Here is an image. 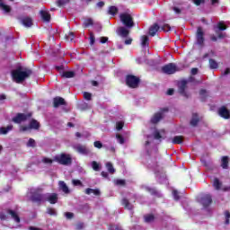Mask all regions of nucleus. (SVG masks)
<instances>
[{
    "label": "nucleus",
    "instance_id": "4c0bfd02",
    "mask_svg": "<svg viewBox=\"0 0 230 230\" xmlns=\"http://www.w3.org/2000/svg\"><path fill=\"white\" fill-rule=\"evenodd\" d=\"M91 164L94 172H100V164H98L96 161H93Z\"/></svg>",
    "mask_w": 230,
    "mask_h": 230
},
{
    "label": "nucleus",
    "instance_id": "20e7f679",
    "mask_svg": "<svg viewBox=\"0 0 230 230\" xmlns=\"http://www.w3.org/2000/svg\"><path fill=\"white\" fill-rule=\"evenodd\" d=\"M54 161H56L59 164H63L64 166H67L68 164H71L73 160L71 159V155H66V154H61V155H57L54 157Z\"/></svg>",
    "mask_w": 230,
    "mask_h": 230
},
{
    "label": "nucleus",
    "instance_id": "680f3d73",
    "mask_svg": "<svg viewBox=\"0 0 230 230\" xmlns=\"http://www.w3.org/2000/svg\"><path fill=\"white\" fill-rule=\"evenodd\" d=\"M97 8H103L105 6V2H99L96 4Z\"/></svg>",
    "mask_w": 230,
    "mask_h": 230
},
{
    "label": "nucleus",
    "instance_id": "de8ad7c7",
    "mask_svg": "<svg viewBox=\"0 0 230 230\" xmlns=\"http://www.w3.org/2000/svg\"><path fill=\"white\" fill-rule=\"evenodd\" d=\"M125 125V123L123 121H119L116 123V128L117 130H121V128H123V126Z\"/></svg>",
    "mask_w": 230,
    "mask_h": 230
},
{
    "label": "nucleus",
    "instance_id": "58836bf2",
    "mask_svg": "<svg viewBox=\"0 0 230 230\" xmlns=\"http://www.w3.org/2000/svg\"><path fill=\"white\" fill-rule=\"evenodd\" d=\"M65 39H66L68 42H73V40H75V34L73 32L66 34Z\"/></svg>",
    "mask_w": 230,
    "mask_h": 230
},
{
    "label": "nucleus",
    "instance_id": "473e14b6",
    "mask_svg": "<svg viewBox=\"0 0 230 230\" xmlns=\"http://www.w3.org/2000/svg\"><path fill=\"white\" fill-rule=\"evenodd\" d=\"M213 186L216 190H220L222 183L220 182V181L218 180V178H215L214 179V182H213Z\"/></svg>",
    "mask_w": 230,
    "mask_h": 230
},
{
    "label": "nucleus",
    "instance_id": "a19ab883",
    "mask_svg": "<svg viewBox=\"0 0 230 230\" xmlns=\"http://www.w3.org/2000/svg\"><path fill=\"white\" fill-rule=\"evenodd\" d=\"M146 191L151 193V195H157V190L155 189H152L150 187H145Z\"/></svg>",
    "mask_w": 230,
    "mask_h": 230
},
{
    "label": "nucleus",
    "instance_id": "ea45409f",
    "mask_svg": "<svg viewBox=\"0 0 230 230\" xmlns=\"http://www.w3.org/2000/svg\"><path fill=\"white\" fill-rule=\"evenodd\" d=\"M217 28L220 31H224V30H227V27L226 26V24L224 23V22H219L217 23Z\"/></svg>",
    "mask_w": 230,
    "mask_h": 230
},
{
    "label": "nucleus",
    "instance_id": "603ef678",
    "mask_svg": "<svg viewBox=\"0 0 230 230\" xmlns=\"http://www.w3.org/2000/svg\"><path fill=\"white\" fill-rule=\"evenodd\" d=\"M94 40H95L94 34H93V32H91L90 33V44H91V46H93L94 44Z\"/></svg>",
    "mask_w": 230,
    "mask_h": 230
},
{
    "label": "nucleus",
    "instance_id": "bb28decb",
    "mask_svg": "<svg viewBox=\"0 0 230 230\" xmlns=\"http://www.w3.org/2000/svg\"><path fill=\"white\" fill-rule=\"evenodd\" d=\"M122 205L124 206V208H126V209L131 210L134 208V206L130 204V202L127 199H122Z\"/></svg>",
    "mask_w": 230,
    "mask_h": 230
},
{
    "label": "nucleus",
    "instance_id": "864d4df0",
    "mask_svg": "<svg viewBox=\"0 0 230 230\" xmlns=\"http://www.w3.org/2000/svg\"><path fill=\"white\" fill-rule=\"evenodd\" d=\"M84 100H91V98H92V95H91V93H87V92H84Z\"/></svg>",
    "mask_w": 230,
    "mask_h": 230
},
{
    "label": "nucleus",
    "instance_id": "cd10ccee",
    "mask_svg": "<svg viewBox=\"0 0 230 230\" xmlns=\"http://www.w3.org/2000/svg\"><path fill=\"white\" fill-rule=\"evenodd\" d=\"M227 164H229V158L227 156H223L221 160L222 168L227 169Z\"/></svg>",
    "mask_w": 230,
    "mask_h": 230
},
{
    "label": "nucleus",
    "instance_id": "5fc2aeb1",
    "mask_svg": "<svg viewBox=\"0 0 230 230\" xmlns=\"http://www.w3.org/2000/svg\"><path fill=\"white\" fill-rule=\"evenodd\" d=\"M75 136H76L77 137H89V136H91V135H90L89 133L81 135L80 132H76V133H75Z\"/></svg>",
    "mask_w": 230,
    "mask_h": 230
},
{
    "label": "nucleus",
    "instance_id": "7ed1b4c3",
    "mask_svg": "<svg viewBox=\"0 0 230 230\" xmlns=\"http://www.w3.org/2000/svg\"><path fill=\"white\" fill-rule=\"evenodd\" d=\"M120 22L126 26V28H133L134 26V19L132 15L128 13H120L119 15Z\"/></svg>",
    "mask_w": 230,
    "mask_h": 230
},
{
    "label": "nucleus",
    "instance_id": "f03ea898",
    "mask_svg": "<svg viewBox=\"0 0 230 230\" xmlns=\"http://www.w3.org/2000/svg\"><path fill=\"white\" fill-rule=\"evenodd\" d=\"M164 137H165L164 129L158 130L155 128L153 130V135L147 136V140L146 141V148H148V146L152 145V141H154V139H164Z\"/></svg>",
    "mask_w": 230,
    "mask_h": 230
},
{
    "label": "nucleus",
    "instance_id": "a18cd8bd",
    "mask_svg": "<svg viewBox=\"0 0 230 230\" xmlns=\"http://www.w3.org/2000/svg\"><path fill=\"white\" fill-rule=\"evenodd\" d=\"M145 222H147V223L154 222V216L152 215L145 216Z\"/></svg>",
    "mask_w": 230,
    "mask_h": 230
},
{
    "label": "nucleus",
    "instance_id": "dca6fc26",
    "mask_svg": "<svg viewBox=\"0 0 230 230\" xmlns=\"http://www.w3.org/2000/svg\"><path fill=\"white\" fill-rule=\"evenodd\" d=\"M218 114L219 116H221V118H224L225 119H229L230 118V111L225 106L219 108Z\"/></svg>",
    "mask_w": 230,
    "mask_h": 230
},
{
    "label": "nucleus",
    "instance_id": "ddd939ff",
    "mask_svg": "<svg viewBox=\"0 0 230 230\" xmlns=\"http://www.w3.org/2000/svg\"><path fill=\"white\" fill-rule=\"evenodd\" d=\"M186 85H188V81H181L179 84V93H181L182 96H185V98H190V94L186 93Z\"/></svg>",
    "mask_w": 230,
    "mask_h": 230
},
{
    "label": "nucleus",
    "instance_id": "aec40b11",
    "mask_svg": "<svg viewBox=\"0 0 230 230\" xmlns=\"http://www.w3.org/2000/svg\"><path fill=\"white\" fill-rule=\"evenodd\" d=\"M159 30H161V27H159L157 23H155L153 26L149 28V35H151V37H155V35L157 33V31H159Z\"/></svg>",
    "mask_w": 230,
    "mask_h": 230
},
{
    "label": "nucleus",
    "instance_id": "9b49d317",
    "mask_svg": "<svg viewBox=\"0 0 230 230\" xmlns=\"http://www.w3.org/2000/svg\"><path fill=\"white\" fill-rule=\"evenodd\" d=\"M28 118H31V114L18 113L15 117L13 118V123H22L26 121Z\"/></svg>",
    "mask_w": 230,
    "mask_h": 230
},
{
    "label": "nucleus",
    "instance_id": "6ab92c4d",
    "mask_svg": "<svg viewBox=\"0 0 230 230\" xmlns=\"http://www.w3.org/2000/svg\"><path fill=\"white\" fill-rule=\"evenodd\" d=\"M117 33H118V35H119L120 37H123V38H125V37H128V30H127V28H125V27H119L118 29H117Z\"/></svg>",
    "mask_w": 230,
    "mask_h": 230
},
{
    "label": "nucleus",
    "instance_id": "a211bd4d",
    "mask_svg": "<svg viewBox=\"0 0 230 230\" xmlns=\"http://www.w3.org/2000/svg\"><path fill=\"white\" fill-rule=\"evenodd\" d=\"M54 107H60V105H66V101L62 97H56L53 100Z\"/></svg>",
    "mask_w": 230,
    "mask_h": 230
},
{
    "label": "nucleus",
    "instance_id": "f704fd0d",
    "mask_svg": "<svg viewBox=\"0 0 230 230\" xmlns=\"http://www.w3.org/2000/svg\"><path fill=\"white\" fill-rule=\"evenodd\" d=\"M93 19H91V18H87L84 22V28H89V26H93Z\"/></svg>",
    "mask_w": 230,
    "mask_h": 230
},
{
    "label": "nucleus",
    "instance_id": "423d86ee",
    "mask_svg": "<svg viewBox=\"0 0 230 230\" xmlns=\"http://www.w3.org/2000/svg\"><path fill=\"white\" fill-rule=\"evenodd\" d=\"M162 71L163 73H165V75H173L174 73H177V71H179V67H177V65L170 63L162 67Z\"/></svg>",
    "mask_w": 230,
    "mask_h": 230
},
{
    "label": "nucleus",
    "instance_id": "e433bc0d",
    "mask_svg": "<svg viewBox=\"0 0 230 230\" xmlns=\"http://www.w3.org/2000/svg\"><path fill=\"white\" fill-rule=\"evenodd\" d=\"M63 76L65 78H73L75 76V72L73 71H66L63 73Z\"/></svg>",
    "mask_w": 230,
    "mask_h": 230
},
{
    "label": "nucleus",
    "instance_id": "8fccbe9b",
    "mask_svg": "<svg viewBox=\"0 0 230 230\" xmlns=\"http://www.w3.org/2000/svg\"><path fill=\"white\" fill-rule=\"evenodd\" d=\"M161 30L163 31H170V30H172V27H170L168 24H164L162 27H161Z\"/></svg>",
    "mask_w": 230,
    "mask_h": 230
},
{
    "label": "nucleus",
    "instance_id": "6e6552de",
    "mask_svg": "<svg viewBox=\"0 0 230 230\" xmlns=\"http://www.w3.org/2000/svg\"><path fill=\"white\" fill-rule=\"evenodd\" d=\"M198 201L203 208H208V206H210L213 202V199H211V195L209 194H203L199 199Z\"/></svg>",
    "mask_w": 230,
    "mask_h": 230
},
{
    "label": "nucleus",
    "instance_id": "13d9d810",
    "mask_svg": "<svg viewBox=\"0 0 230 230\" xmlns=\"http://www.w3.org/2000/svg\"><path fill=\"white\" fill-rule=\"evenodd\" d=\"M42 162L45 163V164H51V163H53V160L49 158H43Z\"/></svg>",
    "mask_w": 230,
    "mask_h": 230
},
{
    "label": "nucleus",
    "instance_id": "4468645a",
    "mask_svg": "<svg viewBox=\"0 0 230 230\" xmlns=\"http://www.w3.org/2000/svg\"><path fill=\"white\" fill-rule=\"evenodd\" d=\"M74 150L77 151L78 154H82L83 155H87L89 154V149L85 147V146H82L80 144L73 146Z\"/></svg>",
    "mask_w": 230,
    "mask_h": 230
},
{
    "label": "nucleus",
    "instance_id": "c9c22d12",
    "mask_svg": "<svg viewBox=\"0 0 230 230\" xmlns=\"http://www.w3.org/2000/svg\"><path fill=\"white\" fill-rule=\"evenodd\" d=\"M106 168L108 172H110V173H114L116 172V170L114 169V166H112V164L111 162H108L106 164Z\"/></svg>",
    "mask_w": 230,
    "mask_h": 230
},
{
    "label": "nucleus",
    "instance_id": "4d7b16f0",
    "mask_svg": "<svg viewBox=\"0 0 230 230\" xmlns=\"http://www.w3.org/2000/svg\"><path fill=\"white\" fill-rule=\"evenodd\" d=\"M93 146H95V148H102V146H103V145L100 141H95L93 143Z\"/></svg>",
    "mask_w": 230,
    "mask_h": 230
},
{
    "label": "nucleus",
    "instance_id": "9d476101",
    "mask_svg": "<svg viewBox=\"0 0 230 230\" xmlns=\"http://www.w3.org/2000/svg\"><path fill=\"white\" fill-rule=\"evenodd\" d=\"M44 201L49 202V204H57L58 202V194L46 193L44 194Z\"/></svg>",
    "mask_w": 230,
    "mask_h": 230
},
{
    "label": "nucleus",
    "instance_id": "7c9ffc66",
    "mask_svg": "<svg viewBox=\"0 0 230 230\" xmlns=\"http://www.w3.org/2000/svg\"><path fill=\"white\" fill-rule=\"evenodd\" d=\"M141 46L142 48H146V46H148V36L141 37Z\"/></svg>",
    "mask_w": 230,
    "mask_h": 230
},
{
    "label": "nucleus",
    "instance_id": "1a4fd4ad",
    "mask_svg": "<svg viewBox=\"0 0 230 230\" xmlns=\"http://www.w3.org/2000/svg\"><path fill=\"white\" fill-rule=\"evenodd\" d=\"M40 128V124L39 123V121L32 119L31 120L29 126H22L20 128V130H22V132H26L27 130H30L31 128H33L34 130H39Z\"/></svg>",
    "mask_w": 230,
    "mask_h": 230
},
{
    "label": "nucleus",
    "instance_id": "0e129e2a",
    "mask_svg": "<svg viewBox=\"0 0 230 230\" xmlns=\"http://www.w3.org/2000/svg\"><path fill=\"white\" fill-rule=\"evenodd\" d=\"M8 217L4 213H0V220H7Z\"/></svg>",
    "mask_w": 230,
    "mask_h": 230
},
{
    "label": "nucleus",
    "instance_id": "f3484780",
    "mask_svg": "<svg viewBox=\"0 0 230 230\" xmlns=\"http://www.w3.org/2000/svg\"><path fill=\"white\" fill-rule=\"evenodd\" d=\"M8 215H11V218H13V220H14V222L16 224H20L21 223V217H19V214H17V212L12 210V209H9L7 211Z\"/></svg>",
    "mask_w": 230,
    "mask_h": 230
},
{
    "label": "nucleus",
    "instance_id": "2f4dec72",
    "mask_svg": "<svg viewBox=\"0 0 230 230\" xmlns=\"http://www.w3.org/2000/svg\"><path fill=\"white\" fill-rule=\"evenodd\" d=\"M108 13L110 15H116L118 13V7L116 6H110L108 10Z\"/></svg>",
    "mask_w": 230,
    "mask_h": 230
},
{
    "label": "nucleus",
    "instance_id": "4be33fe9",
    "mask_svg": "<svg viewBox=\"0 0 230 230\" xmlns=\"http://www.w3.org/2000/svg\"><path fill=\"white\" fill-rule=\"evenodd\" d=\"M199 121H200V119L199 118V114L194 113L192 115L191 119H190V125L192 127H197V124L199 123Z\"/></svg>",
    "mask_w": 230,
    "mask_h": 230
},
{
    "label": "nucleus",
    "instance_id": "69168bd1",
    "mask_svg": "<svg viewBox=\"0 0 230 230\" xmlns=\"http://www.w3.org/2000/svg\"><path fill=\"white\" fill-rule=\"evenodd\" d=\"M193 3L197 4V6H200L202 3H204V0H193Z\"/></svg>",
    "mask_w": 230,
    "mask_h": 230
},
{
    "label": "nucleus",
    "instance_id": "f8f14e48",
    "mask_svg": "<svg viewBox=\"0 0 230 230\" xmlns=\"http://www.w3.org/2000/svg\"><path fill=\"white\" fill-rule=\"evenodd\" d=\"M196 39L197 44H199V46H202L204 44V31H202V27L198 28Z\"/></svg>",
    "mask_w": 230,
    "mask_h": 230
},
{
    "label": "nucleus",
    "instance_id": "5701e85b",
    "mask_svg": "<svg viewBox=\"0 0 230 230\" xmlns=\"http://www.w3.org/2000/svg\"><path fill=\"white\" fill-rule=\"evenodd\" d=\"M40 15H41V18L43 19V21H45L46 22H49V20L51 19V15L49 14V12L40 11Z\"/></svg>",
    "mask_w": 230,
    "mask_h": 230
},
{
    "label": "nucleus",
    "instance_id": "79ce46f5",
    "mask_svg": "<svg viewBox=\"0 0 230 230\" xmlns=\"http://www.w3.org/2000/svg\"><path fill=\"white\" fill-rule=\"evenodd\" d=\"M118 143H119L120 145H123L125 143V138H123V137L119 134L116 135Z\"/></svg>",
    "mask_w": 230,
    "mask_h": 230
},
{
    "label": "nucleus",
    "instance_id": "774afa93",
    "mask_svg": "<svg viewBox=\"0 0 230 230\" xmlns=\"http://www.w3.org/2000/svg\"><path fill=\"white\" fill-rule=\"evenodd\" d=\"M190 73L191 75H197V73H199V68H191Z\"/></svg>",
    "mask_w": 230,
    "mask_h": 230
},
{
    "label": "nucleus",
    "instance_id": "c85d7f7f",
    "mask_svg": "<svg viewBox=\"0 0 230 230\" xmlns=\"http://www.w3.org/2000/svg\"><path fill=\"white\" fill-rule=\"evenodd\" d=\"M172 145H181L182 143V137L181 136H176L172 140Z\"/></svg>",
    "mask_w": 230,
    "mask_h": 230
},
{
    "label": "nucleus",
    "instance_id": "09e8293b",
    "mask_svg": "<svg viewBox=\"0 0 230 230\" xmlns=\"http://www.w3.org/2000/svg\"><path fill=\"white\" fill-rule=\"evenodd\" d=\"M47 213H48L49 215H51V216H53V217H56V215H57V210H55L54 208H48Z\"/></svg>",
    "mask_w": 230,
    "mask_h": 230
},
{
    "label": "nucleus",
    "instance_id": "e2e57ef3",
    "mask_svg": "<svg viewBox=\"0 0 230 230\" xmlns=\"http://www.w3.org/2000/svg\"><path fill=\"white\" fill-rule=\"evenodd\" d=\"M65 217H66V218H68V219H71V218H73L74 214L71 213V212H66V213L65 214Z\"/></svg>",
    "mask_w": 230,
    "mask_h": 230
},
{
    "label": "nucleus",
    "instance_id": "2eb2a0df",
    "mask_svg": "<svg viewBox=\"0 0 230 230\" xmlns=\"http://www.w3.org/2000/svg\"><path fill=\"white\" fill-rule=\"evenodd\" d=\"M20 22L25 28H31V26H33V20L29 16L21 18Z\"/></svg>",
    "mask_w": 230,
    "mask_h": 230
},
{
    "label": "nucleus",
    "instance_id": "49530a36",
    "mask_svg": "<svg viewBox=\"0 0 230 230\" xmlns=\"http://www.w3.org/2000/svg\"><path fill=\"white\" fill-rule=\"evenodd\" d=\"M225 218H226V225H229V219H230V213H229V211H225Z\"/></svg>",
    "mask_w": 230,
    "mask_h": 230
},
{
    "label": "nucleus",
    "instance_id": "37998d69",
    "mask_svg": "<svg viewBox=\"0 0 230 230\" xmlns=\"http://www.w3.org/2000/svg\"><path fill=\"white\" fill-rule=\"evenodd\" d=\"M27 146H31V148H35V139L30 138L28 143H27Z\"/></svg>",
    "mask_w": 230,
    "mask_h": 230
},
{
    "label": "nucleus",
    "instance_id": "72a5a7b5",
    "mask_svg": "<svg viewBox=\"0 0 230 230\" xmlns=\"http://www.w3.org/2000/svg\"><path fill=\"white\" fill-rule=\"evenodd\" d=\"M209 67L210 69H217L218 67V63L215 59H209Z\"/></svg>",
    "mask_w": 230,
    "mask_h": 230
},
{
    "label": "nucleus",
    "instance_id": "0eeeda50",
    "mask_svg": "<svg viewBox=\"0 0 230 230\" xmlns=\"http://www.w3.org/2000/svg\"><path fill=\"white\" fill-rule=\"evenodd\" d=\"M30 199L32 202H44V194H40L36 190H31L30 192Z\"/></svg>",
    "mask_w": 230,
    "mask_h": 230
},
{
    "label": "nucleus",
    "instance_id": "052dcab7",
    "mask_svg": "<svg viewBox=\"0 0 230 230\" xmlns=\"http://www.w3.org/2000/svg\"><path fill=\"white\" fill-rule=\"evenodd\" d=\"M159 181H160V182H166V176L164 174H162L159 177Z\"/></svg>",
    "mask_w": 230,
    "mask_h": 230
},
{
    "label": "nucleus",
    "instance_id": "6e6d98bb",
    "mask_svg": "<svg viewBox=\"0 0 230 230\" xmlns=\"http://www.w3.org/2000/svg\"><path fill=\"white\" fill-rule=\"evenodd\" d=\"M72 183L74 186H82V181L80 180H73Z\"/></svg>",
    "mask_w": 230,
    "mask_h": 230
},
{
    "label": "nucleus",
    "instance_id": "412c9836",
    "mask_svg": "<svg viewBox=\"0 0 230 230\" xmlns=\"http://www.w3.org/2000/svg\"><path fill=\"white\" fill-rule=\"evenodd\" d=\"M163 118V112H158L155 113L152 118H151V123L155 125V123H159L161 121V119Z\"/></svg>",
    "mask_w": 230,
    "mask_h": 230
},
{
    "label": "nucleus",
    "instance_id": "bf43d9fd",
    "mask_svg": "<svg viewBox=\"0 0 230 230\" xmlns=\"http://www.w3.org/2000/svg\"><path fill=\"white\" fill-rule=\"evenodd\" d=\"M174 200H179V192L177 190L172 191Z\"/></svg>",
    "mask_w": 230,
    "mask_h": 230
},
{
    "label": "nucleus",
    "instance_id": "3c124183",
    "mask_svg": "<svg viewBox=\"0 0 230 230\" xmlns=\"http://www.w3.org/2000/svg\"><path fill=\"white\" fill-rule=\"evenodd\" d=\"M115 184L117 186H125V180H116Z\"/></svg>",
    "mask_w": 230,
    "mask_h": 230
},
{
    "label": "nucleus",
    "instance_id": "338daca9",
    "mask_svg": "<svg viewBox=\"0 0 230 230\" xmlns=\"http://www.w3.org/2000/svg\"><path fill=\"white\" fill-rule=\"evenodd\" d=\"M107 40H109V38H107V37H102L101 38V43L102 44H105V42H107Z\"/></svg>",
    "mask_w": 230,
    "mask_h": 230
},
{
    "label": "nucleus",
    "instance_id": "b1692460",
    "mask_svg": "<svg viewBox=\"0 0 230 230\" xmlns=\"http://www.w3.org/2000/svg\"><path fill=\"white\" fill-rule=\"evenodd\" d=\"M0 8L1 10H4L5 13H10V12H12V7H10V5L4 4L3 0H0Z\"/></svg>",
    "mask_w": 230,
    "mask_h": 230
},
{
    "label": "nucleus",
    "instance_id": "c03bdc74",
    "mask_svg": "<svg viewBox=\"0 0 230 230\" xmlns=\"http://www.w3.org/2000/svg\"><path fill=\"white\" fill-rule=\"evenodd\" d=\"M69 3V0H58V6H66Z\"/></svg>",
    "mask_w": 230,
    "mask_h": 230
},
{
    "label": "nucleus",
    "instance_id": "a878e982",
    "mask_svg": "<svg viewBox=\"0 0 230 230\" xmlns=\"http://www.w3.org/2000/svg\"><path fill=\"white\" fill-rule=\"evenodd\" d=\"M84 192L86 195H92V193L97 197H98V195H100V190H94V189H91V188L86 189L84 190Z\"/></svg>",
    "mask_w": 230,
    "mask_h": 230
},
{
    "label": "nucleus",
    "instance_id": "f257e3e1",
    "mask_svg": "<svg viewBox=\"0 0 230 230\" xmlns=\"http://www.w3.org/2000/svg\"><path fill=\"white\" fill-rule=\"evenodd\" d=\"M31 69L24 66H18L11 72L12 78L16 84H22L29 76H31Z\"/></svg>",
    "mask_w": 230,
    "mask_h": 230
},
{
    "label": "nucleus",
    "instance_id": "c756f323",
    "mask_svg": "<svg viewBox=\"0 0 230 230\" xmlns=\"http://www.w3.org/2000/svg\"><path fill=\"white\" fill-rule=\"evenodd\" d=\"M12 128H13V126L12 125L7 126L6 128H0V134H7Z\"/></svg>",
    "mask_w": 230,
    "mask_h": 230
},
{
    "label": "nucleus",
    "instance_id": "393cba45",
    "mask_svg": "<svg viewBox=\"0 0 230 230\" xmlns=\"http://www.w3.org/2000/svg\"><path fill=\"white\" fill-rule=\"evenodd\" d=\"M59 189L62 190L63 193H69V188L66 184L65 181H59Z\"/></svg>",
    "mask_w": 230,
    "mask_h": 230
},
{
    "label": "nucleus",
    "instance_id": "39448f33",
    "mask_svg": "<svg viewBox=\"0 0 230 230\" xmlns=\"http://www.w3.org/2000/svg\"><path fill=\"white\" fill-rule=\"evenodd\" d=\"M126 84L131 89H136L139 85V77L132 75H128L126 77Z\"/></svg>",
    "mask_w": 230,
    "mask_h": 230
}]
</instances>
